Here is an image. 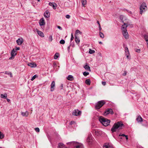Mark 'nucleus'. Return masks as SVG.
<instances>
[{
	"label": "nucleus",
	"mask_w": 148,
	"mask_h": 148,
	"mask_svg": "<svg viewBox=\"0 0 148 148\" xmlns=\"http://www.w3.org/2000/svg\"><path fill=\"white\" fill-rule=\"evenodd\" d=\"M123 126H124V125L122 122L118 121L114 124L111 129V130L112 132H116L117 129H121V127Z\"/></svg>",
	"instance_id": "obj_1"
},
{
	"label": "nucleus",
	"mask_w": 148,
	"mask_h": 148,
	"mask_svg": "<svg viewBox=\"0 0 148 148\" xmlns=\"http://www.w3.org/2000/svg\"><path fill=\"white\" fill-rule=\"evenodd\" d=\"M127 26L126 23H124V25H122L121 27L123 34L126 39H128L129 38V35L127 30Z\"/></svg>",
	"instance_id": "obj_2"
},
{
	"label": "nucleus",
	"mask_w": 148,
	"mask_h": 148,
	"mask_svg": "<svg viewBox=\"0 0 148 148\" xmlns=\"http://www.w3.org/2000/svg\"><path fill=\"white\" fill-rule=\"evenodd\" d=\"M99 120L101 123L105 126H108L109 125L110 122V120L102 116L99 117Z\"/></svg>",
	"instance_id": "obj_3"
},
{
	"label": "nucleus",
	"mask_w": 148,
	"mask_h": 148,
	"mask_svg": "<svg viewBox=\"0 0 148 148\" xmlns=\"http://www.w3.org/2000/svg\"><path fill=\"white\" fill-rule=\"evenodd\" d=\"M147 7L146 3H143L140 6V13L142 14L143 12L146 11Z\"/></svg>",
	"instance_id": "obj_4"
},
{
	"label": "nucleus",
	"mask_w": 148,
	"mask_h": 148,
	"mask_svg": "<svg viewBox=\"0 0 148 148\" xmlns=\"http://www.w3.org/2000/svg\"><path fill=\"white\" fill-rule=\"evenodd\" d=\"M105 103L104 100L99 101L96 104L95 108L96 109H99Z\"/></svg>",
	"instance_id": "obj_5"
},
{
	"label": "nucleus",
	"mask_w": 148,
	"mask_h": 148,
	"mask_svg": "<svg viewBox=\"0 0 148 148\" xmlns=\"http://www.w3.org/2000/svg\"><path fill=\"white\" fill-rule=\"evenodd\" d=\"M120 19L124 23L123 25H124V23H126V25H128V20L125 16L123 15H120Z\"/></svg>",
	"instance_id": "obj_6"
},
{
	"label": "nucleus",
	"mask_w": 148,
	"mask_h": 148,
	"mask_svg": "<svg viewBox=\"0 0 148 148\" xmlns=\"http://www.w3.org/2000/svg\"><path fill=\"white\" fill-rule=\"evenodd\" d=\"M93 133L96 136H100L103 133V132L100 130L95 129L93 130Z\"/></svg>",
	"instance_id": "obj_7"
},
{
	"label": "nucleus",
	"mask_w": 148,
	"mask_h": 148,
	"mask_svg": "<svg viewBox=\"0 0 148 148\" xmlns=\"http://www.w3.org/2000/svg\"><path fill=\"white\" fill-rule=\"evenodd\" d=\"M86 142L89 144H91L92 143L93 139L91 134H89L86 140Z\"/></svg>",
	"instance_id": "obj_8"
},
{
	"label": "nucleus",
	"mask_w": 148,
	"mask_h": 148,
	"mask_svg": "<svg viewBox=\"0 0 148 148\" xmlns=\"http://www.w3.org/2000/svg\"><path fill=\"white\" fill-rule=\"evenodd\" d=\"M109 114H114L113 110L111 108H108L103 113V115L105 116H106Z\"/></svg>",
	"instance_id": "obj_9"
},
{
	"label": "nucleus",
	"mask_w": 148,
	"mask_h": 148,
	"mask_svg": "<svg viewBox=\"0 0 148 148\" xmlns=\"http://www.w3.org/2000/svg\"><path fill=\"white\" fill-rule=\"evenodd\" d=\"M125 55L126 56L127 58L128 59H130V56L129 51L127 47H126L125 49Z\"/></svg>",
	"instance_id": "obj_10"
},
{
	"label": "nucleus",
	"mask_w": 148,
	"mask_h": 148,
	"mask_svg": "<svg viewBox=\"0 0 148 148\" xmlns=\"http://www.w3.org/2000/svg\"><path fill=\"white\" fill-rule=\"evenodd\" d=\"M79 143H77L75 141H71L70 142H69L67 143L66 144L70 146H73L74 147L75 146H76L77 144Z\"/></svg>",
	"instance_id": "obj_11"
},
{
	"label": "nucleus",
	"mask_w": 148,
	"mask_h": 148,
	"mask_svg": "<svg viewBox=\"0 0 148 148\" xmlns=\"http://www.w3.org/2000/svg\"><path fill=\"white\" fill-rule=\"evenodd\" d=\"M82 112L81 111L79 110L78 109L74 110L72 114L75 116H78L81 114Z\"/></svg>",
	"instance_id": "obj_12"
},
{
	"label": "nucleus",
	"mask_w": 148,
	"mask_h": 148,
	"mask_svg": "<svg viewBox=\"0 0 148 148\" xmlns=\"http://www.w3.org/2000/svg\"><path fill=\"white\" fill-rule=\"evenodd\" d=\"M11 54V57L9 58L10 60L14 59V56L16 55V51H15V49H12Z\"/></svg>",
	"instance_id": "obj_13"
},
{
	"label": "nucleus",
	"mask_w": 148,
	"mask_h": 148,
	"mask_svg": "<svg viewBox=\"0 0 148 148\" xmlns=\"http://www.w3.org/2000/svg\"><path fill=\"white\" fill-rule=\"evenodd\" d=\"M103 148H114L113 146L109 143H105L103 146Z\"/></svg>",
	"instance_id": "obj_14"
},
{
	"label": "nucleus",
	"mask_w": 148,
	"mask_h": 148,
	"mask_svg": "<svg viewBox=\"0 0 148 148\" xmlns=\"http://www.w3.org/2000/svg\"><path fill=\"white\" fill-rule=\"evenodd\" d=\"M55 83L54 81L52 82L51 84V89L50 90L52 92L54 90V88L55 87Z\"/></svg>",
	"instance_id": "obj_15"
},
{
	"label": "nucleus",
	"mask_w": 148,
	"mask_h": 148,
	"mask_svg": "<svg viewBox=\"0 0 148 148\" xmlns=\"http://www.w3.org/2000/svg\"><path fill=\"white\" fill-rule=\"evenodd\" d=\"M39 24L41 26L44 25H45V20L43 18H42L40 19L39 22Z\"/></svg>",
	"instance_id": "obj_16"
},
{
	"label": "nucleus",
	"mask_w": 148,
	"mask_h": 148,
	"mask_svg": "<svg viewBox=\"0 0 148 148\" xmlns=\"http://www.w3.org/2000/svg\"><path fill=\"white\" fill-rule=\"evenodd\" d=\"M44 16L46 18H48L50 16V12L48 11H46L44 14Z\"/></svg>",
	"instance_id": "obj_17"
},
{
	"label": "nucleus",
	"mask_w": 148,
	"mask_h": 148,
	"mask_svg": "<svg viewBox=\"0 0 148 148\" xmlns=\"http://www.w3.org/2000/svg\"><path fill=\"white\" fill-rule=\"evenodd\" d=\"M49 5L52 6L53 8L54 9H56V7L57 5V4L55 3L50 2L49 3Z\"/></svg>",
	"instance_id": "obj_18"
},
{
	"label": "nucleus",
	"mask_w": 148,
	"mask_h": 148,
	"mask_svg": "<svg viewBox=\"0 0 148 148\" xmlns=\"http://www.w3.org/2000/svg\"><path fill=\"white\" fill-rule=\"evenodd\" d=\"M84 67L86 70L90 71H91L90 68L88 66V63H86V65L84 66Z\"/></svg>",
	"instance_id": "obj_19"
},
{
	"label": "nucleus",
	"mask_w": 148,
	"mask_h": 148,
	"mask_svg": "<svg viewBox=\"0 0 148 148\" xmlns=\"http://www.w3.org/2000/svg\"><path fill=\"white\" fill-rule=\"evenodd\" d=\"M66 146L63 143H59L58 144V148H66Z\"/></svg>",
	"instance_id": "obj_20"
},
{
	"label": "nucleus",
	"mask_w": 148,
	"mask_h": 148,
	"mask_svg": "<svg viewBox=\"0 0 148 148\" xmlns=\"http://www.w3.org/2000/svg\"><path fill=\"white\" fill-rule=\"evenodd\" d=\"M21 114L23 116L27 117L29 115V112L27 111L25 112H21Z\"/></svg>",
	"instance_id": "obj_21"
},
{
	"label": "nucleus",
	"mask_w": 148,
	"mask_h": 148,
	"mask_svg": "<svg viewBox=\"0 0 148 148\" xmlns=\"http://www.w3.org/2000/svg\"><path fill=\"white\" fill-rule=\"evenodd\" d=\"M136 120L138 122H141L143 121V119L140 116H139L137 117Z\"/></svg>",
	"instance_id": "obj_22"
},
{
	"label": "nucleus",
	"mask_w": 148,
	"mask_h": 148,
	"mask_svg": "<svg viewBox=\"0 0 148 148\" xmlns=\"http://www.w3.org/2000/svg\"><path fill=\"white\" fill-rule=\"evenodd\" d=\"M16 42L18 45H21L23 42V39L18 38Z\"/></svg>",
	"instance_id": "obj_23"
},
{
	"label": "nucleus",
	"mask_w": 148,
	"mask_h": 148,
	"mask_svg": "<svg viewBox=\"0 0 148 148\" xmlns=\"http://www.w3.org/2000/svg\"><path fill=\"white\" fill-rule=\"evenodd\" d=\"M28 65L31 67H34L36 66V64L33 63H29Z\"/></svg>",
	"instance_id": "obj_24"
},
{
	"label": "nucleus",
	"mask_w": 148,
	"mask_h": 148,
	"mask_svg": "<svg viewBox=\"0 0 148 148\" xmlns=\"http://www.w3.org/2000/svg\"><path fill=\"white\" fill-rule=\"evenodd\" d=\"M37 33L41 37H44V34L42 32L38 30L37 31Z\"/></svg>",
	"instance_id": "obj_25"
},
{
	"label": "nucleus",
	"mask_w": 148,
	"mask_h": 148,
	"mask_svg": "<svg viewBox=\"0 0 148 148\" xmlns=\"http://www.w3.org/2000/svg\"><path fill=\"white\" fill-rule=\"evenodd\" d=\"M75 40L77 44H78L79 43V42H80V40H79V38H78L76 36H75Z\"/></svg>",
	"instance_id": "obj_26"
},
{
	"label": "nucleus",
	"mask_w": 148,
	"mask_h": 148,
	"mask_svg": "<svg viewBox=\"0 0 148 148\" xmlns=\"http://www.w3.org/2000/svg\"><path fill=\"white\" fill-rule=\"evenodd\" d=\"M67 79L71 81L73 79V76L72 75H69L68 76Z\"/></svg>",
	"instance_id": "obj_27"
},
{
	"label": "nucleus",
	"mask_w": 148,
	"mask_h": 148,
	"mask_svg": "<svg viewBox=\"0 0 148 148\" xmlns=\"http://www.w3.org/2000/svg\"><path fill=\"white\" fill-rule=\"evenodd\" d=\"M82 3L83 7H85V5L86 4V0H82Z\"/></svg>",
	"instance_id": "obj_28"
},
{
	"label": "nucleus",
	"mask_w": 148,
	"mask_h": 148,
	"mask_svg": "<svg viewBox=\"0 0 148 148\" xmlns=\"http://www.w3.org/2000/svg\"><path fill=\"white\" fill-rule=\"evenodd\" d=\"M1 98L3 99H6L7 97V94H6L5 93L4 95L1 94Z\"/></svg>",
	"instance_id": "obj_29"
},
{
	"label": "nucleus",
	"mask_w": 148,
	"mask_h": 148,
	"mask_svg": "<svg viewBox=\"0 0 148 148\" xmlns=\"http://www.w3.org/2000/svg\"><path fill=\"white\" fill-rule=\"evenodd\" d=\"M85 83L88 85H90V79H87L85 81Z\"/></svg>",
	"instance_id": "obj_30"
},
{
	"label": "nucleus",
	"mask_w": 148,
	"mask_h": 148,
	"mask_svg": "<svg viewBox=\"0 0 148 148\" xmlns=\"http://www.w3.org/2000/svg\"><path fill=\"white\" fill-rule=\"evenodd\" d=\"M59 55L58 53H56L54 56V58L55 59H57L59 56Z\"/></svg>",
	"instance_id": "obj_31"
},
{
	"label": "nucleus",
	"mask_w": 148,
	"mask_h": 148,
	"mask_svg": "<svg viewBox=\"0 0 148 148\" xmlns=\"http://www.w3.org/2000/svg\"><path fill=\"white\" fill-rule=\"evenodd\" d=\"M73 148H82V147L80 143H79L76 145V146L73 147Z\"/></svg>",
	"instance_id": "obj_32"
},
{
	"label": "nucleus",
	"mask_w": 148,
	"mask_h": 148,
	"mask_svg": "<svg viewBox=\"0 0 148 148\" xmlns=\"http://www.w3.org/2000/svg\"><path fill=\"white\" fill-rule=\"evenodd\" d=\"M144 38L146 42H148V36L147 35H144Z\"/></svg>",
	"instance_id": "obj_33"
},
{
	"label": "nucleus",
	"mask_w": 148,
	"mask_h": 148,
	"mask_svg": "<svg viewBox=\"0 0 148 148\" xmlns=\"http://www.w3.org/2000/svg\"><path fill=\"white\" fill-rule=\"evenodd\" d=\"M95 52V51L94 50H92L91 49H90L89 51V53L90 54H92L94 53Z\"/></svg>",
	"instance_id": "obj_34"
},
{
	"label": "nucleus",
	"mask_w": 148,
	"mask_h": 148,
	"mask_svg": "<svg viewBox=\"0 0 148 148\" xmlns=\"http://www.w3.org/2000/svg\"><path fill=\"white\" fill-rule=\"evenodd\" d=\"M99 35L100 36V37H101L102 38H104V35L103 33H102L101 32H99Z\"/></svg>",
	"instance_id": "obj_35"
},
{
	"label": "nucleus",
	"mask_w": 148,
	"mask_h": 148,
	"mask_svg": "<svg viewBox=\"0 0 148 148\" xmlns=\"http://www.w3.org/2000/svg\"><path fill=\"white\" fill-rule=\"evenodd\" d=\"M4 137V135L1 132H0V139H2Z\"/></svg>",
	"instance_id": "obj_36"
},
{
	"label": "nucleus",
	"mask_w": 148,
	"mask_h": 148,
	"mask_svg": "<svg viewBox=\"0 0 148 148\" xmlns=\"http://www.w3.org/2000/svg\"><path fill=\"white\" fill-rule=\"evenodd\" d=\"M89 74V73L87 72H84L83 73V75L85 76H86Z\"/></svg>",
	"instance_id": "obj_37"
},
{
	"label": "nucleus",
	"mask_w": 148,
	"mask_h": 148,
	"mask_svg": "<svg viewBox=\"0 0 148 148\" xmlns=\"http://www.w3.org/2000/svg\"><path fill=\"white\" fill-rule=\"evenodd\" d=\"M126 135H125L124 134H120L119 135V138H121L122 139V138L121 137V136H123L125 137Z\"/></svg>",
	"instance_id": "obj_38"
},
{
	"label": "nucleus",
	"mask_w": 148,
	"mask_h": 148,
	"mask_svg": "<svg viewBox=\"0 0 148 148\" xmlns=\"http://www.w3.org/2000/svg\"><path fill=\"white\" fill-rule=\"evenodd\" d=\"M60 44H64L65 43V41L64 40H61L60 41Z\"/></svg>",
	"instance_id": "obj_39"
},
{
	"label": "nucleus",
	"mask_w": 148,
	"mask_h": 148,
	"mask_svg": "<svg viewBox=\"0 0 148 148\" xmlns=\"http://www.w3.org/2000/svg\"><path fill=\"white\" fill-rule=\"evenodd\" d=\"M53 40L52 37V36H50L49 37V40L50 42H51Z\"/></svg>",
	"instance_id": "obj_40"
},
{
	"label": "nucleus",
	"mask_w": 148,
	"mask_h": 148,
	"mask_svg": "<svg viewBox=\"0 0 148 148\" xmlns=\"http://www.w3.org/2000/svg\"><path fill=\"white\" fill-rule=\"evenodd\" d=\"M37 76L36 75H35L34 76H33L31 80L32 81L34 80L36 77Z\"/></svg>",
	"instance_id": "obj_41"
},
{
	"label": "nucleus",
	"mask_w": 148,
	"mask_h": 148,
	"mask_svg": "<svg viewBox=\"0 0 148 148\" xmlns=\"http://www.w3.org/2000/svg\"><path fill=\"white\" fill-rule=\"evenodd\" d=\"M73 38H74V37H73V34H71V42H70V43H71V42H72V40L73 39Z\"/></svg>",
	"instance_id": "obj_42"
},
{
	"label": "nucleus",
	"mask_w": 148,
	"mask_h": 148,
	"mask_svg": "<svg viewBox=\"0 0 148 148\" xmlns=\"http://www.w3.org/2000/svg\"><path fill=\"white\" fill-rule=\"evenodd\" d=\"M35 130L37 132H39L40 131V129L39 128L36 127L35 128Z\"/></svg>",
	"instance_id": "obj_43"
},
{
	"label": "nucleus",
	"mask_w": 148,
	"mask_h": 148,
	"mask_svg": "<svg viewBox=\"0 0 148 148\" xmlns=\"http://www.w3.org/2000/svg\"><path fill=\"white\" fill-rule=\"evenodd\" d=\"M75 33L77 34H78V33L81 34L82 33L78 29H77Z\"/></svg>",
	"instance_id": "obj_44"
},
{
	"label": "nucleus",
	"mask_w": 148,
	"mask_h": 148,
	"mask_svg": "<svg viewBox=\"0 0 148 148\" xmlns=\"http://www.w3.org/2000/svg\"><path fill=\"white\" fill-rule=\"evenodd\" d=\"M1 73H4L5 74H7V75H9L10 73V72H8L7 71H5V72H1Z\"/></svg>",
	"instance_id": "obj_45"
},
{
	"label": "nucleus",
	"mask_w": 148,
	"mask_h": 148,
	"mask_svg": "<svg viewBox=\"0 0 148 148\" xmlns=\"http://www.w3.org/2000/svg\"><path fill=\"white\" fill-rule=\"evenodd\" d=\"M75 124L76 123L74 121H71L70 123V125H72L73 124Z\"/></svg>",
	"instance_id": "obj_46"
},
{
	"label": "nucleus",
	"mask_w": 148,
	"mask_h": 148,
	"mask_svg": "<svg viewBox=\"0 0 148 148\" xmlns=\"http://www.w3.org/2000/svg\"><path fill=\"white\" fill-rule=\"evenodd\" d=\"M71 43H70V45L69 46H68L67 47V49L69 52L70 51V47L71 46Z\"/></svg>",
	"instance_id": "obj_47"
},
{
	"label": "nucleus",
	"mask_w": 148,
	"mask_h": 148,
	"mask_svg": "<svg viewBox=\"0 0 148 148\" xmlns=\"http://www.w3.org/2000/svg\"><path fill=\"white\" fill-rule=\"evenodd\" d=\"M135 51L136 52L139 53L140 51V49H136Z\"/></svg>",
	"instance_id": "obj_48"
},
{
	"label": "nucleus",
	"mask_w": 148,
	"mask_h": 148,
	"mask_svg": "<svg viewBox=\"0 0 148 148\" xmlns=\"http://www.w3.org/2000/svg\"><path fill=\"white\" fill-rule=\"evenodd\" d=\"M66 17L67 18H69L70 17V16L69 14H67L66 15Z\"/></svg>",
	"instance_id": "obj_49"
},
{
	"label": "nucleus",
	"mask_w": 148,
	"mask_h": 148,
	"mask_svg": "<svg viewBox=\"0 0 148 148\" xmlns=\"http://www.w3.org/2000/svg\"><path fill=\"white\" fill-rule=\"evenodd\" d=\"M102 84L104 86L106 84V82H102Z\"/></svg>",
	"instance_id": "obj_50"
},
{
	"label": "nucleus",
	"mask_w": 148,
	"mask_h": 148,
	"mask_svg": "<svg viewBox=\"0 0 148 148\" xmlns=\"http://www.w3.org/2000/svg\"><path fill=\"white\" fill-rule=\"evenodd\" d=\"M60 88L61 89H62L63 87V84H61L60 86Z\"/></svg>",
	"instance_id": "obj_51"
},
{
	"label": "nucleus",
	"mask_w": 148,
	"mask_h": 148,
	"mask_svg": "<svg viewBox=\"0 0 148 148\" xmlns=\"http://www.w3.org/2000/svg\"><path fill=\"white\" fill-rule=\"evenodd\" d=\"M16 49H15V50L16 51L17 50H19L20 49V48L19 47H16Z\"/></svg>",
	"instance_id": "obj_52"
},
{
	"label": "nucleus",
	"mask_w": 148,
	"mask_h": 148,
	"mask_svg": "<svg viewBox=\"0 0 148 148\" xmlns=\"http://www.w3.org/2000/svg\"><path fill=\"white\" fill-rule=\"evenodd\" d=\"M57 27L60 30L62 29V28L60 26H58Z\"/></svg>",
	"instance_id": "obj_53"
},
{
	"label": "nucleus",
	"mask_w": 148,
	"mask_h": 148,
	"mask_svg": "<svg viewBox=\"0 0 148 148\" xmlns=\"http://www.w3.org/2000/svg\"><path fill=\"white\" fill-rule=\"evenodd\" d=\"M99 30L100 31H101V25H99Z\"/></svg>",
	"instance_id": "obj_54"
},
{
	"label": "nucleus",
	"mask_w": 148,
	"mask_h": 148,
	"mask_svg": "<svg viewBox=\"0 0 148 148\" xmlns=\"http://www.w3.org/2000/svg\"><path fill=\"white\" fill-rule=\"evenodd\" d=\"M126 73H127L125 71V72H124V73H123V76H125V75H126Z\"/></svg>",
	"instance_id": "obj_55"
},
{
	"label": "nucleus",
	"mask_w": 148,
	"mask_h": 148,
	"mask_svg": "<svg viewBox=\"0 0 148 148\" xmlns=\"http://www.w3.org/2000/svg\"><path fill=\"white\" fill-rule=\"evenodd\" d=\"M125 139L127 140L128 139V136L127 135H125Z\"/></svg>",
	"instance_id": "obj_56"
},
{
	"label": "nucleus",
	"mask_w": 148,
	"mask_h": 148,
	"mask_svg": "<svg viewBox=\"0 0 148 148\" xmlns=\"http://www.w3.org/2000/svg\"><path fill=\"white\" fill-rule=\"evenodd\" d=\"M10 76L11 77H12V74L10 73Z\"/></svg>",
	"instance_id": "obj_57"
},
{
	"label": "nucleus",
	"mask_w": 148,
	"mask_h": 148,
	"mask_svg": "<svg viewBox=\"0 0 148 148\" xmlns=\"http://www.w3.org/2000/svg\"><path fill=\"white\" fill-rule=\"evenodd\" d=\"M7 101L8 102H9L10 101V100L8 99H7Z\"/></svg>",
	"instance_id": "obj_58"
},
{
	"label": "nucleus",
	"mask_w": 148,
	"mask_h": 148,
	"mask_svg": "<svg viewBox=\"0 0 148 148\" xmlns=\"http://www.w3.org/2000/svg\"><path fill=\"white\" fill-rule=\"evenodd\" d=\"M97 23L99 25H99H100V24L99 23V22L98 21H97Z\"/></svg>",
	"instance_id": "obj_59"
},
{
	"label": "nucleus",
	"mask_w": 148,
	"mask_h": 148,
	"mask_svg": "<svg viewBox=\"0 0 148 148\" xmlns=\"http://www.w3.org/2000/svg\"><path fill=\"white\" fill-rule=\"evenodd\" d=\"M99 44H102V42H101V41H99Z\"/></svg>",
	"instance_id": "obj_60"
},
{
	"label": "nucleus",
	"mask_w": 148,
	"mask_h": 148,
	"mask_svg": "<svg viewBox=\"0 0 148 148\" xmlns=\"http://www.w3.org/2000/svg\"><path fill=\"white\" fill-rule=\"evenodd\" d=\"M71 46L73 47L74 46V44H73L72 45L71 44Z\"/></svg>",
	"instance_id": "obj_61"
},
{
	"label": "nucleus",
	"mask_w": 148,
	"mask_h": 148,
	"mask_svg": "<svg viewBox=\"0 0 148 148\" xmlns=\"http://www.w3.org/2000/svg\"><path fill=\"white\" fill-rule=\"evenodd\" d=\"M37 1L38 2L39 1H40V0H37Z\"/></svg>",
	"instance_id": "obj_62"
},
{
	"label": "nucleus",
	"mask_w": 148,
	"mask_h": 148,
	"mask_svg": "<svg viewBox=\"0 0 148 148\" xmlns=\"http://www.w3.org/2000/svg\"><path fill=\"white\" fill-rule=\"evenodd\" d=\"M66 148H68V147H66Z\"/></svg>",
	"instance_id": "obj_63"
},
{
	"label": "nucleus",
	"mask_w": 148,
	"mask_h": 148,
	"mask_svg": "<svg viewBox=\"0 0 148 148\" xmlns=\"http://www.w3.org/2000/svg\"><path fill=\"white\" fill-rule=\"evenodd\" d=\"M0 148H2V147H0Z\"/></svg>",
	"instance_id": "obj_64"
}]
</instances>
